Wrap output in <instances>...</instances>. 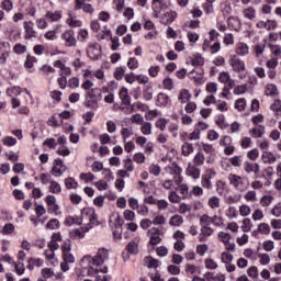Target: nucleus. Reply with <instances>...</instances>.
<instances>
[{"label":"nucleus","instance_id":"obj_3","mask_svg":"<svg viewBox=\"0 0 281 281\" xmlns=\"http://www.w3.org/2000/svg\"><path fill=\"white\" fill-rule=\"evenodd\" d=\"M81 223L87 224V232L89 229H92V227H98L100 225V222L98 221V214L95 213V210L93 209H83L81 211Z\"/></svg>","mask_w":281,"mask_h":281},{"label":"nucleus","instance_id":"obj_38","mask_svg":"<svg viewBox=\"0 0 281 281\" xmlns=\"http://www.w3.org/2000/svg\"><path fill=\"white\" fill-rule=\"evenodd\" d=\"M251 137L250 135H243V139L240 142L241 149H247V153H249V146H251Z\"/></svg>","mask_w":281,"mask_h":281},{"label":"nucleus","instance_id":"obj_32","mask_svg":"<svg viewBox=\"0 0 281 281\" xmlns=\"http://www.w3.org/2000/svg\"><path fill=\"white\" fill-rule=\"evenodd\" d=\"M34 63H36V57L29 55L24 63V67L29 71V74H32L34 71Z\"/></svg>","mask_w":281,"mask_h":281},{"label":"nucleus","instance_id":"obj_51","mask_svg":"<svg viewBox=\"0 0 281 281\" xmlns=\"http://www.w3.org/2000/svg\"><path fill=\"white\" fill-rule=\"evenodd\" d=\"M41 276L44 280H49V278H54V270L52 268H43Z\"/></svg>","mask_w":281,"mask_h":281},{"label":"nucleus","instance_id":"obj_49","mask_svg":"<svg viewBox=\"0 0 281 281\" xmlns=\"http://www.w3.org/2000/svg\"><path fill=\"white\" fill-rule=\"evenodd\" d=\"M222 260L224 265H226V270L228 271L229 260H234V255H229V250L226 249L222 255Z\"/></svg>","mask_w":281,"mask_h":281},{"label":"nucleus","instance_id":"obj_30","mask_svg":"<svg viewBox=\"0 0 281 281\" xmlns=\"http://www.w3.org/2000/svg\"><path fill=\"white\" fill-rule=\"evenodd\" d=\"M156 104L157 106H168V104H170V99L168 98V94L160 92L157 95Z\"/></svg>","mask_w":281,"mask_h":281},{"label":"nucleus","instance_id":"obj_41","mask_svg":"<svg viewBox=\"0 0 281 281\" xmlns=\"http://www.w3.org/2000/svg\"><path fill=\"white\" fill-rule=\"evenodd\" d=\"M61 191L63 188L60 187V183L56 181H50L49 192H52V194H60Z\"/></svg>","mask_w":281,"mask_h":281},{"label":"nucleus","instance_id":"obj_60","mask_svg":"<svg viewBox=\"0 0 281 281\" xmlns=\"http://www.w3.org/2000/svg\"><path fill=\"white\" fill-rule=\"evenodd\" d=\"M2 144L4 146H16V138L12 136H5L4 138H2Z\"/></svg>","mask_w":281,"mask_h":281},{"label":"nucleus","instance_id":"obj_10","mask_svg":"<svg viewBox=\"0 0 281 281\" xmlns=\"http://www.w3.org/2000/svg\"><path fill=\"white\" fill-rule=\"evenodd\" d=\"M87 56L90 60H100L102 58V45L98 42L90 43L87 49Z\"/></svg>","mask_w":281,"mask_h":281},{"label":"nucleus","instance_id":"obj_5","mask_svg":"<svg viewBox=\"0 0 281 281\" xmlns=\"http://www.w3.org/2000/svg\"><path fill=\"white\" fill-rule=\"evenodd\" d=\"M220 31H216L215 27H212L210 31V38H205L203 42V48H210L211 52L221 50V42H218Z\"/></svg>","mask_w":281,"mask_h":281},{"label":"nucleus","instance_id":"obj_50","mask_svg":"<svg viewBox=\"0 0 281 281\" xmlns=\"http://www.w3.org/2000/svg\"><path fill=\"white\" fill-rule=\"evenodd\" d=\"M138 247L139 245L135 240H132L127 244L126 251L130 252L131 255L137 254Z\"/></svg>","mask_w":281,"mask_h":281},{"label":"nucleus","instance_id":"obj_47","mask_svg":"<svg viewBox=\"0 0 281 281\" xmlns=\"http://www.w3.org/2000/svg\"><path fill=\"white\" fill-rule=\"evenodd\" d=\"M144 122H145L144 116L139 113H136V114L131 116V123L132 124H137L138 126H142Z\"/></svg>","mask_w":281,"mask_h":281},{"label":"nucleus","instance_id":"obj_64","mask_svg":"<svg viewBox=\"0 0 281 281\" xmlns=\"http://www.w3.org/2000/svg\"><path fill=\"white\" fill-rule=\"evenodd\" d=\"M70 236H71V238H75V240H80V238H82L85 236V232L77 228L70 233Z\"/></svg>","mask_w":281,"mask_h":281},{"label":"nucleus","instance_id":"obj_26","mask_svg":"<svg viewBox=\"0 0 281 281\" xmlns=\"http://www.w3.org/2000/svg\"><path fill=\"white\" fill-rule=\"evenodd\" d=\"M119 97L122 104H125V106H128V104H131V95H128V89L122 88L119 92Z\"/></svg>","mask_w":281,"mask_h":281},{"label":"nucleus","instance_id":"obj_35","mask_svg":"<svg viewBox=\"0 0 281 281\" xmlns=\"http://www.w3.org/2000/svg\"><path fill=\"white\" fill-rule=\"evenodd\" d=\"M140 133L143 135H153V123L150 122H144L140 125Z\"/></svg>","mask_w":281,"mask_h":281},{"label":"nucleus","instance_id":"obj_57","mask_svg":"<svg viewBox=\"0 0 281 281\" xmlns=\"http://www.w3.org/2000/svg\"><path fill=\"white\" fill-rule=\"evenodd\" d=\"M66 23L69 25V27H82V21L76 20L74 18L67 19Z\"/></svg>","mask_w":281,"mask_h":281},{"label":"nucleus","instance_id":"obj_9","mask_svg":"<svg viewBox=\"0 0 281 281\" xmlns=\"http://www.w3.org/2000/svg\"><path fill=\"white\" fill-rule=\"evenodd\" d=\"M217 171L215 168H206L201 178L202 189H213L212 178H215Z\"/></svg>","mask_w":281,"mask_h":281},{"label":"nucleus","instance_id":"obj_12","mask_svg":"<svg viewBox=\"0 0 281 281\" xmlns=\"http://www.w3.org/2000/svg\"><path fill=\"white\" fill-rule=\"evenodd\" d=\"M65 47H76L78 40H76V32L74 30H66L60 36Z\"/></svg>","mask_w":281,"mask_h":281},{"label":"nucleus","instance_id":"obj_1","mask_svg":"<svg viewBox=\"0 0 281 281\" xmlns=\"http://www.w3.org/2000/svg\"><path fill=\"white\" fill-rule=\"evenodd\" d=\"M192 67H199V70H196V75L194 70H189V77H192L193 81H195V85H204L205 78H204V67L203 64L205 63L204 56H193V60H191Z\"/></svg>","mask_w":281,"mask_h":281},{"label":"nucleus","instance_id":"obj_6","mask_svg":"<svg viewBox=\"0 0 281 281\" xmlns=\"http://www.w3.org/2000/svg\"><path fill=\"white\" fill-rule=\"evenodd\" d=\"M229 64L233 70L238 74V77H246V64L245 60H240V53H238V56H231Z\"/></svg>","mask_w":281,"mask_h":281},{"label":"nucleus","instance_id":"obj_33","mask_svg":"<svg viewBox=\"0 0 281 281\" xmlns=\"http://www.w3.org/2000/svg\"><path fill=\"white\" fill-rule=\"evenodd\" d=\"M214 228L210 225H206V228H201V233L199 236V239H204V243H206L207 236H213Z\"/></svg>","mask_w":281,"mask_h":281},{"label":"nucleus","instance_id":"obj_16","mask_svg":"<svg viewBox=\"0 0 281 281\" xmlns=\"http://www.w3.org/2000/svg\"><path fill=\"white\" fill-rule=\"evenodd\" d=\"M220 146H224V153L229 156L232 164V156L235 153V146H232V135H224L223 139H220Z\"/></svg>","mask_w":281,"mask_h":281},{"label":"nucleus","instance_id":"obj_29","mask_svg":"<svg viewBox=\"0 0 281 281\" xmlns=\"http://www.w3.org/2000/svg\"><path fill=\"white\" fill-rule=\"evenodd\" d=\"M45 203L48 205V210L52 212H58V204H56V196L47 195L45 198Z\"/></svg>","mask_w":281,"mask_h":281},{"label":"nucleus","instance_id":"obj_2","mask_svg":"<svg viewBox=\"0 0 281 281\" xmlns=\"http://www.w3.org/2000/svg\"><path fill=\"white\" fill-rule=\"evenodd\" d=\"M203 164H205V154L198 151L195 157H193L192 165H188L187 175H190L191 178H200Z\"/></svg>","mask_w":281,"mask_h":281},{"label":"nucleus","instance_id":"obj_61","mask_svg":"<svg viewBox=\"0 0 281 281\" xmlns=\"http://www.w3.org/2000/svg\"><path fill=\"white\" fill-rule=\"evenodd\" d=\"M121 135H122L123 142H126V139H128V137H131L133 135V130H131L128 127H123L121 130Z\"/></svg>","mask_w":281,"mask_h":281},{"label":"nucleus","instance_id":"obj_48","mask_svg":"<svg viewBox=\"0 0 281 281\" xmlns=\"http://www.w3.org/2000/svg\"><path fill=\"white\" fill-rule=\"evenodd\" d=\"M65 186L67 190H76V188H78V182L74 178H66Z\"/></svg>","mask_w":281,"mask_h":281},{"label":"nucleus","instance_id":"obj_45","mask_svg":"<svg viewBox=\"0 0 281 281\" xmlns=\"http://www.w3.org/2000/svg\"><path fill=\"white\" fill-rule=\"evenodd\" d=\"M211 221L210 214H202L200 218L201 228H207V225H211Z\"/></svg>","mask_w":281,"mask_h":281},{"label":"nucleus","instance_id":"obj_53","mask_svg":"<svg viewBox=\"0 0 281 281\" xmlns=\"http://www.w3.org/2000/svg\"><path fill=\"white\" fill-rule=\"evenodd\" d=\"M56 153L61 157H69V155H71V150H69V147H67V145L59 146Z\"/></svg>","mask_w":281,"mask_h":281},{"label":"nucleus","instance_id":"obj_14","mask_svg":"<svg viewBox=\"0 0 281 281\" xmlns=\"http://www.w3.org/2000/svg\"><path fill=\"white\" fill-rule=\"evenodd\" d=\"M110 223H113L115 229L113 231V236L116 240H120L122 238V225L124 224V220H122V216L120 214L112 215L110 218Z\"/></svg>","mask_w":281,"mask_h":281},{"label":"nucleus","instance_id":"obj_40","mask_svg":"<svg viewBox=\"0 0 281 281\" xmlns=\"http://www.w3.org/2000/svg\"><path fill=\"white\" fill-rule=\"evenodd\" d=\"M248 215L249 214H246V218H244V222H243V225H241V228L244 229L246 236H248V232H250L251 226H252L251 218H248Z\"/></svg>","mask_w":281,"mask_h":281},{"label":"nucleus","instance_id":"obj_42","mask_svg":"<svg viewBox=\"0 0 281 281\" xmlns=\"http://www.w3.org/2000/svg\"><path fill=\"white\" fill-rule=\"evenodd\" d=\"M247 156H249L251 164H257L258 156H260L259 149L258 148L248 149Z\"/></svg>","mask_w":281,"mask_h":281},{"label":"nucleus","instance_id":"obj_23","mask_svg":"<svg viewBox=\"0 0 281 281\" xmlns=\"http://www.w3.org/2000/svg\"><path fill=\"white\" fill-rule=\"evenodd\" d=\"M9 38L16 41V38H19V36L21 35V29H19V26L14 25V24H9L7 30H5Z\"/></svg>","mask_w":281,"mask_h":281},{"label":"nucleus","instance_id":"obj_31","mask_svg":"<svg viewBox=\"0 0 281 281\" xmlns=\"http://www.w3.org/2000/svg\"><path fill=\"white\" fill-rule=\"evenodd\" d=\"M59 27H61L60 24H58L55 30L47 31L44 34V38H46V41H58L57 32Z\"/></svg>","mask_w":281,"mask_h":281},{"label":"nucleus","instance_id":"obj_21","mask_svg":"<svg viewBox=\"0 0 281 281\" xmlns=\"http://www.w3.org/2000/svg\"><path fill=\"white\" fill-rule=\"evenodd\" d=\"M45 19L48 23H56L63 19V11H47L45 13Z\"/></svg>","mask_w":281,"mask_h":281},{"label":"nucleus","instance_id":"obj_24","mask_svg":"<svg viewBox=\"0 0 281 281\" xmlns=\"http://www.w3.org/2000/svg\"><path fill=\"white\" fill-rule=\"evenodd\" d=\"M76 10H82L88 14H93V7L85 2V0H76Z\"/></svg>","mask_w":281,"mask_h":281},{"label":"nucleus","instance_id":"obj_59","mask_svg":"<svg viewBox=\"0 0 281 281\" xmlns=\"http://www.w3.org/2000/svg\"><path fill=\"white\" fill-rule=\"evenodd\" d=\"M217 81H207L206 91H210L211 95H214V91H217Z\"/></svg>","mask_w":281,"mask_h":281},{"label":"nucleus","instance_id":"obj_55","mask_svg":"<svg viewBox=\"0 0 281 281\" xmlns=\"http://www.w3.org/2000/svg\"><path fill=\"white\" fill-rule=\"evenodd\" d=\"M194 146L193 143H183L182 153L184 156H189L190 153H193Z\"/></svg>","mask_w":281,"mask_h":281},{"label":"nucleus","instance_id":"obj_52","mask_svg":"<svg viewBox=\"0 0 281 281\" xmlns=\"http://www.w3.org/2000/svg\"><path fill=\"white\" fill-rule=\"evenodd\" d=\"M1 8L5 12H12V10L14 9V3H12V0H3L1 2Z\"/></svg>","mask_w":281,"mask_h":281},{"label":"nucleus","instance_id":"obj_27","mask_svg":"<svg viewBox=\"0 0 281 281\" xmlns=\"http://www.w3.org/2000/svg\"><path fill=\"white\" fill-rule=\"evenodd\" d=\"M227 23L232 31H239L241 26L239 16H228Z\"/></svg>","mask_w":281,"mask_h":281},{"label":"nucleus","instance_id":"obj_36","mask_svg":"<svg viewBox=\"0 0 281 281\" xmlns=\"http://www.w3.org/2000/svg\"><path fill=\"white\" fill-rule=\"evenodd\" d=\"M177 236H178L177 250H184L186 244L183 243V239H184L186 235H184V233H181L180 228H178Z\"/></svg>","mask_w":281,"mask_h":281},{"label":"nucleus","instance_id":"obj_18","mask_svg":"<svg viewBox=\"0 0 281 281\" xmlns=\"http://www.w3.org/2000/svg\"><path fill=\"white\" fill-rule=\"evenodd\" d=\"M151 8L156 16H159L162 10L170 8V0H153Z\"/></svg>","mask_w":281,"mask_h":281},{"label":"nucleus","instance_id":"obj_46","mask_svg":"<svg viewBox=\"0 0 281 281\" xmlns=\"http://www.w3.org/2000/svg\"><path fill=\"white\" fill-rule=\"evenodd\" d=\"M270 110H273L276 116H281V100H274V102L271 103Z\"/></svg>","mask_w":281,"mask_h":281},{"label":"nucleus","instance_id":"obj_17","mask_svg":"<svg viewBox=\"0 0 281 281\" xmlns=\"http://www.w3.org/2000/svg\"><path fill=\"white\" fill-rule=\"evenodd\" d=\"M147 236L149 238V245H159L161 243V229L157 227H151L147 232Z\"/></svg>","mask_w":281,"mask_h":281},{"label":"nucleus","instance_id":"obj_4","mask_svg":"<svg viewBox=\"0 0 281 281\" xmlns=\"http://www.w3.org/2000/svg\"><path fill=\"white\" fill-rule=\"evenodd\" d=\"M102 101V89L93 88L86 93V101L83 102L87 109H97L98 103Z\"/></svg>","mask_w":281,"mask_h":281},{"label":"nucleus","instance_id":"obj_56","mask_svg":"<svg viewBox=\"0 0 281 281\" xmlns=\"http://www.w3.org/2000/svg\"><path fill=\"white\" fill-rule=\"evenodd\" d=\"M127 67L133 71L139 67V61L135 57H130L127 60Z\"/></svg>","mask_w":281,"mask_h":281},{"label":"nucleus","instance_id":"obj_15","mask_svg":"<svg viewBox=\"0 0 281 281\" xmlns=\"http://www.w3.org/2000/svg\"><path fill=\"white\" fill-rule=\"evenodd\" d=\"M218 81H221L227 90H232L236 85V81L229 75V70H221Z\"/></svg>","mask_w":281,"mask_h":281},{"label":"nucleus","instance_id":"obj_20","mask_svg":"<svg viewBox=\"0 0 281 281\" xmlns=\"http://www.w3.org/2000/svg\"><path fill=\"white\" fill-rule=\"evenodd\" d=\"M50 172L54 177H63V172H65V164L63 160L56 159Z\"/></svg>","mask_w":281,"mask_h":281},{"label":"nucleus","instance_id":"obj_19","mask_svg":"<svg viewBox=\"0 0 281 281\" xmlns=\"http://www.w3.org/2000/svg\"><path fill=\"white\" fill-rule=\"evenodd\" d=\"M24 38L25 41H30V38H36V32L34 31V22L29 21V22H24Z\"/></svg>","mask_w":281,"mask_h":281},{"label":"nucleus","instance_id":"obj_54","mask_svg":"<svg viewBox=\"0 0 281 281\" xmlns=\"http://www.w3.org/2000/svg\"><path fill=\"white\" fill-rule=\"evenodd\" d=\"M259 232H261V234H265V236H269L271 228L268 222H260Z\"/></svg>","mask_w":281,"mask_h":281},{"label":"nucleus","instance_id":"obj_13","mask_svg":"<svg viewBox=\"0 0 281 281\" xmlns=\"http://www.w3.org/2000/svg\"><path fill=\"white\" fill-rule=\"evenodd\" d=\"M109 271L108 267H103L102 269L93 268V266H90L88 268V276L90 278H97V281H111V276L106 274L102 278L99 276V273H106Z\"/></svg>","mask_w":281,"mask_h":281},{"label":"nucleus","instance_id":"obj_28","mask_svg":"<svg viewBox=\"0 0 281 281\" xmlns=\"http://www.w3.org/2000/svg\"><path fill=\"white\" fill-rule=\"evenodd\" d=\"M266 127L265 125H255V128H250V135H252V138H262V135H265Z\"/></svg>","mask_w":281,"mask_h":281},{"label":"nucleus","instance_id":"obj_34","mask_svg":"<svg viewBox=\"0 0 281 281\" xmlns=\"http://www.w3.org/2000/svg\"><path fill=\"white\" fill-rule=\"evenodd\" d=\"M21 93H23V89L21 87H11L7 89V95H9V98H18Z\"/></svg>","mask_w":281,"mask_h":281},{"label":"nucleus","instance_id":"obj_22","mask_svg":"<svg viewBox=\"0 0 281 281\" xmlns=\"http://www.w3.org/2000/svg\"><path fill=\"white\" fill-rule=\"evenodd\" d=\"M244 170H246L247 175H250L251 170H254V175H259L260 165H252V160L248 157V160H244Z\"/></svg>","mask_w":281,"mask_h":281},{"label":"nucleus","instance_id":"obj_44","mask_svg":"<svg viewBox=\"0 0 281 281\" xmlns=\"http://www.w3.org/2000/svg\"><path fill=\"white\" fill-rule=\"evenodd\" d=\"M179 99H181L182 102H186V106H188L189 99H191V92L189 89H182Z\"/></svg>","mask_w":281,"mask_h":281},{"label":"nucleus","instance_id":"obj_37","mask_svg":"<svg viewBox=\"0 0 281 281\" xmlns=\"http://www.w3.org/2000/svg\"><path fill=\"white\" fill-rule=\"evenodd\" d=\"M145 262H146L148 269H157V267H159V265H161V261H159L153 257L145 258Z\"/></svg>","mask_w":281,"mask_h":281},{"label":"nucleus","instance_id":"obj_11","mask_svg":"<svg viewBox=\"0 0 281 281\" xmlns=\"http://www.w3.org/2000/svg\"><path fill=\"white\" fill-rule=\"evenodd\" d=\"M231 186H234L235 189H239L240 192H245L248 189V182L246 179H243V175H228Z\"/></svg>","mask_w":281,"mask_h":281},{"label":"nucleus","instance_id":"obj_8","mask_svg":"<svg viewBox=\"0 0 281 281\" xmlns=\"http://www.w3.org/2000/svg\"><path fill=\"white\" fill-rule=\"evenodd\" d=\"M87 259H91V265L93 267H102L106 260H109V249L99 248L97 255L94 257H86Z\"/></svg>","mask_w":281,"mask_h":281},{"label":"nucleus","instance_id":"obj_7","mask_svg":"<svg viewBox=\"0 0 281 281\" xmlns=\"http://www.w3.org/2000/svg\"><path fill=\"white\" fill-rule=\"evenodd\" d=\"M178 179H177V184H178V203H179V192L182 195L183 200H191L193 193L191 191V189L189 188V186L187 184V182H183L181 179V175H179V170H181V168H179L178 165Z\"/></svg>","mask_w":281,"mask_h":281},{"label":"nucleus","instance_id":"obj_62","mask_svg":"<svg viewBox=\"0 0 281 281\" xmlns=\"http://www.w3.org/2000/svg\"><path fill=\"white\" fill-rule=\"evenodd\" d=\"M125 69L122 67H116L114 70L115 80H122L124 78Z\"/></svg>","mask_w":281,"mask_h":281},{"label":"nucleus","instance_id":"obj_39","mask_svg":"<svg viewBox=\"0 0 281 281\" xmlns=\"http://www.w3.org/2000/svg\"><path fill=\"white\" fill-rule=\"evenodd\" d=\"M244 16L248 18V20H255L256 10L254 5H247L246 10H244Z\"/></svg>","mask_w":281,"mask_h":281},{"label":"nucleus","instance_id":"obj_58","mask_svg":"<svg viewBox=\"0 0 281 281\" xmlns=\"http://www.w3.org/2000/svg\"><path fill=\"white\" fill-rule=\"evenodd\" d=\"M143 98L144 100H153V87L146 86L143 91Z\"/></svg>","mask_w":281,"mask_h":281},{"label":"nucleus","instance_id":"obj_25","mask_svg":"<svg viewBox=\"0 0 281 281\" xmlns=\"http://www.w3.org/2000/svg\"><path fill=\"white\" fill-rule=\"evenodd\" d=\"M261 160H263V164H276V154H272V149H269V146H267V153L261 154Z\"/></svg>","mask_w":281,"mask_h":281},{"label":"nucleus","instance_id":"obj_43","mask_svg":"<svg viewBox=\"0 0 281 281\" xmlns=\"http://www.w3.org/2000/svg\"><path fill=\"white\" fill-rule=\"evenodd\" d=\"M247 106V100H245V95L241 94L239 100H236L235 102V110H246Z\"/></svg>","mask_w":281,"mask_h":281},{"label":"nucleus","instance_id":"obj_63","mask_svg":"<svg viewBox=\"0 0 281 281\" xmlns=\"http://www.w3.org/2000/svg\"><path fill=\"white\" fill-rule=\"evenodd\" d=\"M225 187H226V182H223L222 179H217L216 182V190L218 192L220 195H223L225 192Z\"/></svg>","mask_w":281,"mask_h":281}]
</instances>
